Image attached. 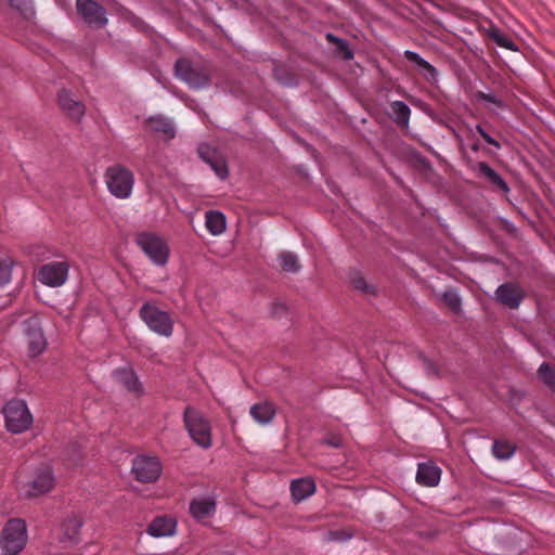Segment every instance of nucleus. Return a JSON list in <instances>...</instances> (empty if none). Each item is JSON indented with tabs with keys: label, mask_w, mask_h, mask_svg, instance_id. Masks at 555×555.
Returning <instances> with one entry per match:
<instances>
[{
	"label": "nucleus",
	"mask_w": 555,
	"mask_h": 555,
	"mask_svg": "<svg viewBox=\"0 0 555 555\" xmlns=\"http://www.w3.org/2000/svg\"><path fill=\"white\" fill-rule=\"evenodd\" d=\"M496 300L508 309H517L525 299L524 289L513 282L501 284L495 291Z\"/></svg>",
	"instance_id": "obj_15"
},
{
	"label": "nucleus",
	"mask_w": 555,
	"mask_h": 555,
	"mask_svg": "<svg viewBox=\"0 0 555 555\" xmlns=\"http://www.w3.org/2000/svg\"><path fill=\"white\" fill-rule=\"evenodd\" d=\"M441 477V469L433 462L420 463L416 472V482L424 487H436Z\"/></svg>",
	"instance_id": "obj_20"
},
{
	"label": "nucleus",
	"mask_w": 555,
	"mask_h": 555,
	"mask_svg": "<svg viewBox=\"0 0 555 555\" xmlns=\"http://www.w3.org/2000/svg\"><path fill=\"white\" fill-rule=\"evenodd\" d=\"M515 451L516 447L505 440H495L492 446V453L499 460H508Z\"/></svg>",
	"instance_id": "obj_31"
},
{
	"label": "nucleus",
	"mask_w": 555,
	"mask_h": 555,
	"mask_svg": "<svg viewBox=\"0 0 555 555\" xmlns=\"http://www.w3.org/2000/svg\"><path fill=\"white\" fill-rule=\"evenodd\" d=\"M315 482L311 478H299L291 483V493L296 502H301L315 492Z\"/></svg>",
	"instance_id": "obj_24"
},
{
	"label": "nucleus",
	"mask_w": 555,
	"mask_h": 555,
	"mask_svg": "<svg viewBox=\"0 0 555 555\" xmlns=\"http://www.w3.org/2000/svg\"><path fill=\"white\" fill-rule=\"evenodd\" d=\"M476 98H477V100L489 102V103L495 104L496 106H502V101L491 93H485L482 91H477Z\"/></svg>",
	"instance_id": "obj_43"
},
{
	"label": "nucleus",
	"mask_w": 555,
	"mask_h": 555,
	"mask_svg": "<svg viewBox=\"0 0 555 555\" xmlns=\"http://www.w3.org/2000/svg\"><path fill=\"white\" fill-rule=\"evenodd\" d=\"M249 413L257 423L267 425L273 421L276 411L272 403L266 401L251 405Z\"/></svg>",
	"instance_id": "obj_25"
},
{
	"label": "nucleus",
	"mask_w": 555,
	"mask_h": 555,
	"mask_svg": "<svg viewBox=\"0 0 555 555\" xmlns=\"http://www.w3.org/2000/svg\"><path fill=\"white\" fill-rule=\"evenodd\" d=\"M55 485L53 469L48 465H42L34 472L31 480L28 482L27 495L39 496L50 492Z\"/></svg>",
	"instance_id": "obj_13"
},
{
	"label": "nucleus",
	"mask_w": 555,
	"mask_h": 555,
	"mask_svg": "<svg viewBox=\"0 0 555 555\" xmlns=\"http://www.w3.org/2000/svg\"><path fill=\"white\" fill-rule=\"evenodd\" d=\"M134 243L155 266L163 267L168 262L170 249L160 235L142 231L134 235Z\"/></svg>",
	"instance_id": "obj_2"
},
{
	"label": "nucleus",
	"mask_w": 555,
	"mask_h": 555,
	"mask_svg": "<svg viewBox=\"0 0 555 555\" xmlns=\"http://www.w3.org/2000/svg\"><path fill=\"white\" fill-rule=\"evenodd\" d=\"M212 73V65L208 61L181 57L175 63L176 77L193 90L208 88L211 83Z\"/></svg>",
	"instance_id": "obj_1"
},
{
	"label": "nucleus",
	"mask_w": 555,
	"mask_h": 555,
	"mask_svg": "<svg viewBox=\"0 0 555 555\" xmlns=\"http://www.w3.org/2000/svg\"><path fill=\"white\" fill-rule=\"evenodd\" d=\"M217 512V501L211 498H195L189 503V514L199 524H207Z\"/></svg>",
	"instance_id": "obj_16"
},
{
	"label": "nucleus",
	"mask_w": 555,
	"mask_h": 555,
	"mask_svg": "<svg viewBox=\"0 0 555 555\" xmlns=\"http://www.w3.org/2000/svg\"><path fill=\"white\" fill-rule=\"evenodd\" d=\"M145 126L155 133H162L166 139L171 140L176 135L173 122L165 116H151L145 119Z\"/></svg>",
	"instance_id": "obj_22"
},
{
	"label": "nucleus",
	"mask_w": 555,
	"mask_h": 555,
	"mask_svg": "<svg viewBox=\"0 0 555 555\" xmlns=\"http://www.w3.org/2000/svg\"><path fill=\"white\" fill-rule=\"evenodd\" d=\"M184 426L192 440L204 449L212 444L211 428L203 414L192 406H186L183 413Z\"/></svg>",
	"instance_id": "obj_4"
},
{
	"label": "nucleus",
	"mask_w": 555,
	"mask_h": 555,
	"mask_svg": "<svg viewBox=\"0 0 555 555\" xmlns=\"http://www.w3.org/2000/svg\"><path fill=\"white\" fill-rule=\"evenodd\" d=\"M205 224L212 235H219L225 230V216L221 211L209 210L205 216Z\"/></svg>",
	"instance_id": "obj_29"
},
{
	"label": "nucleus",
	"mask_w": 555,
	"mask_h": 555,
	"mask_svg": "<svg viewBox=\"0 0 555 555\" xmlns=\"http://www.w3.org/2000/svg\"><path fill=\"white\" fill-rule=\"evenodd\" d=\"M501 223L502 228L509 233H514L517 230L514 223L509 222L508 220L503 219Z\"/></svg>",
	"instance_id": "obj_46"
},
{
	"label": "nucleus",
	"mask_w": 555,
	"mask_h": 555,
	"mask_svg": "<svg viewBox=\"0 0 555 555\" xmlns=\"http://www.w3.org/2000/svg\"><path fill=\"white\" fill-rule=\"evenodd\" d=\"M76 11L90 28H104L108 22L105 8L94 0H76Z\"/></svg>",
	"instance_id": "obj_10"
},
{
	"label": "nucleus",
	"mask_w": 555,
	"mask_h": 555,
	"mask_svg": "<svg viewBox=\"0 0 555 555\" xmlns=\"http://www.w3.org/2000/svg\"><path fill=\"white\" fill-rule=\"evenodd\" d=\"M476 131L480 134V137L490 145L494 146L495 149L500 150L501 149V144L498 140H495L494 138H492L485 129L483 127L478 124L476 126Z\"/></svg>",
	"instance_id": "obj_41"
},
{
	"label": "nucleus",
	"mask_w": 555,
	"mask_h": 555,
	"mask_svg": "<svg viewBox=\"0 0 555 555\" xmlns=\"http://www.w3.org/2000/svg\"><path fill=\"white\" fill-rule=\"evenodd\" d=\"M14 266L15 261L11 257L0 258V287L11 282Z\"/></svg>",
	"instance_id": "obj_36"
},
{
	"label": "nucleus",
	"mask_w": 555,
	"mask_h": 555,
	"mask_svg": "<svg viewBox=\"0 0 555 555\" xmlns=\"http://www.w3.org/2000/svg\"><path fill=\"white\" fill-rule=\"evenodd\" d=\"M114 379L124 386L129 392L134 393L135 396H141L143 393V386L139 380V377L134 370L130 366H121L117 367L113 371Z\"/></svg>",
	"instance_id": "obj_18"
},
{
	"label": "nucleus",
	"mask_w": 555,
	"mask_h": 555,
	"mask_svg": "<svg viewBox=\"0 0 555 555\" xmlns=\"http://www.w3.org/2000/svg\"><path fill=\"white\" fill-rule=\"evenodd\" d=\"M472 150L474 152H478L480 150V144L479 142H475L473 145H472Z\"/></svg>",
	"instance_id": "obj_47"
},
{
	"label": "nucleus",
	"mask_w": 555,
	"mask_h": 555,
	"mask_svg": "<svg viewBox=\"0 0 555 555\" xmlns=\"http://www.w3.org/2000/svg\"><path fill=\"white\" fill-rule=\"evenodd\" d=\"M68 451H72L73 452V457H72V462L73 464H78V462L80 461L81 459V452L77 446V443H72L69 447H68Z\"/></svg>",
	"instance_id": "obj_45"
},
{
	"label": "nucleus",
	"mask_w": 555,
	"mask_h": 555,
	"mask_svg": "<svg viewBox=\"0 0 555 555\" xmlns=\"http://www.w3.org/2000/svg\"><path fill=\"white\" fill-rule=\"evenodd\" d=\"M351 284L354 289L360 291L362 293L369 294L374 292L373 286L369 285L365 279L359 274L351 279Z\"/></svg>",
	"instance_id": "obj_39"
},
{
	"label": "nucleus",
	"mask_w": 555,
	"mask_h": 555,
	"mask_svg": "<svg viewBox=\"0 0 555 555\" xmlns=\"http://www.w3.org/2000/svg\"><path fill=\"white\" fill-rule=\"evenodd\" d=\"M82 521L78 517H70L62 524L60 541L63 543L77 544L79 542Z\"/></svg>",
	"instance_id": "obj_23"
},
{
	"label": "nucleus",
	"mask_w": 555,
	"mask_h": 555,
	"mask_svg": "<svg viewBox=\"0 0 555 555\" xmlns=\"http://www.w3.org/2000/svg\"><path fill=\"white\" fill-rule=\"evenodd\" d=\"M325 39L328 43L335 46L333 51L335 57L341 59L344 61H350L353 59L354 53L346 39L339 38L333 33H326Z\"/></svg>",
	"instance_id": "obj_26"
},
{
	"label": "nucleus",
	"mask_w": 555,
	"mask_h": 555,
	"mask_svg": "<svg viewBox=\"0 0 555 555\" xmlns=\"http://www.w3.org/2000/svg\"><path fill=\"white\" fill-rule=\"evenodd\" d=\"M227 555H233V554H227Z\"/></svg>",
	"instance_id": "obj_48"
},
{
	"label": "nucleus",
	"mask_w": 555,
	"mask_h": 555,
	"mask_svg": "<svg viewBox=\"0 0 555 555\" xmlns=\"http://www.w3.org/2000/svg\"><path fill=\"white\" fill-rule=\"evenodd\" d=\"M60 108L72 119L80 120L85 113L86 106L80 101L74 98L72 91L62 89L57 96Z\"/></svg>",
	"instance_id": "obj_17"
},
{
	"label": "nucleus",
	"mask_w": 555,
	"mask_h": 555,
	"mask_svg": "<svg viewBox=\"0 0 555 555\" xmlns=\"http://www.w3.org/2000/svg\"><path fill=\"white\" fill-rule=\"evenodd\" d=\"M273 77L282 85L292 87L297 83L296 77L289 73L285 66L283 65H275L273 68Z\"/></svg>",
	"instance_id": "obj_37"
},
{
	"label": "nucleus",
	"mask_w": 555,
	"mask_h": 555,
	"mask_svg": "<svg viewBox=\"0 0 555 555\" xmlns=\"http://www.w3.org/2000/svg\"><path fill=\"white\" fill-rule=\"evenodd\" d=\"M131 473L142 483L157 481L163 473V465L157 456L137 455L132 460Z\"/></svg>",
	"instance_id": "obj_9"
},
{
	"label": "nucleus",
	"mask_w": 555,
	"mask_h": 555,
	"mask_svg": "<svg viewBox=\"0 0 555 555\" xmlns=\"http://www.w3.org/2000/svg\"><path fill=\"white\" fill-rule=\"evenodd\" d=\"M538 376L553 392H555V369L547 362H543L538 369Z\"/></svg>",
	"instance_id": "obj_33"
},
{
	"label": "nucleus",
	"mask_w": 555,
	"mask_h": 555,
	"mask_svg": "<svg viewBox=\"0 0 555 555\" xmlns=\"http://www.w3.org/2000/svg\"><path fill=\"white\" fill-rule=\"evenodd\" d=\"M287 311V307L285 304L283 302H274L272 305V309H271V312L273 315L275 317H281L283 315L284 313H286Z\"/></svg>",
	"instance_id": "obj_44"
},
{
	"label": "nucleus",
	"mask_w": 555,
	"mask_h": 555,
	"mask_svg": "<svg viewBox=\"0 0 555 555\" xmlns=\"http://www.w3.org/2000/svg\"><path fill=\"white\" fill-rule=\"evenodd\" d=\"M442 300L454 313H460L462 311V298L456 288H449L444 291L442 294Z\"/></svg>",
	"instance_id": "obj_35"
},
{
	"label": "nucleus",
	"mask_w": 555,
	"mask_h": 555,
	"mask_svg": "<svg viewBox=\"0 0 555 555\" xmlns=\"http://www.w3.org/2000/svg\"><path fill=\"white\" fill-rule=\"evenodd\" d=\"M280 266L285 272H297L301 266L297 256L292 251H283L280 254Z\"/></svg>",
	"instance_id": "obj_34"
},
{
	"label": "nucleus",
	"mask_w": 555,
	"mask_h": 555,
	"mask_svg": "<svg viewBox=\"0 0 555 555\" xmlns=\"http://www.w3.org/2000/svg\"><path fill=\"white\" fill-rule=\"evenodd\" d=\"M197 154L198 157L214 170L219 179L225 180L229 177L228 163L218 149L203 143L199 144Z\"/></svg>",
	"instance_id": "obj_12"
},
{
	"label": "nucleus",
	"mask_w": 555,
	"mask_h": 555,
	"mask_svg": "<svg viewBox=\"0 0 555 555\" xmlns=\"http://www.w3.org/2000/svg\"><path fill=\"white\" fill-rule=\"evenodd\" d=\"M409 159L411 165L418 170L426 172H431L434 170V166L430 160L416 149H411L409 151Z\"/></svg>",
	"instance_id": "obj_30"
},
{
	"label": "nucleus",
	"mask_w": 555,
	"mask_h": 555,
	"mask_svg": "<svg viewBox=\"0 0 555 555\" xmlns=\"http://www.w3.org/2000/svg\"><path fill=\"white\" fill-rule=\"evenodd\" d=\"M487 36L501 48H504L513 52H517L519 50L516 42L494 25L490 26L487 29Z\"/></svg>",
	"instance_id": "obj_28"
},
{
	"label": "nucleus",
	"mask_w": 555,
	"mask_h": 555,
	"mask_svg": "<svg viewBox=\"0 0 555 555\" xmlns=\"http://www.w3.org/2000/svg\"><path fill=\"white\" fill-rule=\"evenodd\" d=\"M468 163L469 168L474 172H476L479 178L485 179L493 191L502 192L504 195H507L511 192V189L505 179L498 171H495L488 163H474L470 159Z\"/></svg>",
	"instance_id": "obj_14"
},
{
	"label": "nucleus",
	"mask_w": 555,
	"mask_h": 555,
	"mask_svg": "<svg viewBox=\"0 0 555 555\" xmlns=\"http://www.w3.org/2000/svg\"><path fill=\"white\" fill-rule=\"evenodd\" d=\"M27 542V527L21 518L10 519L1 531L0 546L7 555H16Z\"/></svg>",
	"instance_id": "obj_5"
},
{
	"label": "nucleus",
	"mask_w": 555,
	"mask_h": 555,
	"mask_svg": "<svg viewBox=\"0 0 555 555\" xmlns=\"http://www.w3.org/2000/svg\"><path fill=\"white\" fill-rule=\"evenodd\" d=\"M321 444L332 447L335 449H340L343 447V439L339 435L328 434L321 440Z\"/></svg>",
	"instance_id": "obj_40"
},
{
	"label": "nucleus",
	"mask_w": 555,
	"mask_h": 555,
	"mask_svg": "<svg viewBox=\"0 0 555 555\" xmlns=\"http://www.w3.org/2000/svg\"><path fill=\"white\" fill-rule=\"evenodd\" d=\"M69 264L67 261H52L43 264L38 272V280L50 287L62 286L68 276Z\"/></svg>",
	"instance_id": "obj_11"
},
{
	"label": "nucleus",
	"mask_w": 555,
	"mask_h": 555,
	"mask_svg": "<svg viewBox=\"0 0 555 555\" xmlns=\"http://www.w3.org/2000/svg\"><path fill=\"white\" fill-rule=\"evenodd\" d=\"M23 333L27 343L28 353L36 358L47 349L48 340L43 333L40 318L30 315L22 322Z\"/></svg>",
	"instance_id": "obj_8"
},
{
	"label": "nucleus",
	"mask_w": 555,
	"mask_h": 555,
	"mask_svg": "<svg viewBox=\"0 0 555 555\" xmlns=\"http://www.w3.org/2000/svg\"><path fill=\"white\" fill-rule=\"evenodd\" d=\"M9 5L26 20H31L36 15L33 0H9Z\"/></svg>",
	"instance_id": "obj_32"
},
{
	"label": "nucleus",
	"mask_w": 555,
	"mask_h": 555,
	"mask_svg": "<svg viewBox=\"0 0 555 555\" xmlns=\"http://www.w3.org/2000/svg\"><path fill=\"white\" fill-rule=\"evenodd\" d=\"M139 317L149 330L158 336L168 338L172 335L175 322L171 315L160 310L155 302H144L139 310Z\"/></svg>",
	"instance_id": "obj_3"
},
{
	"label": "nucleus",
	"mask_w": 555,
	"mask_h": 555,
	"mask_svg": "<svg viewBox=\"0 0 555 555\" xmlns=\"http://www.w3.org/2000/svg\"><path fill=\"white\" fill-rule=\"evenodd\" d=\"M418 358L423 361L424 369L428 376H435V377L439 376L440 370H439L438 365L433 360L427 358L423 352H420Z\"/></svg>",
	"instance_id": "obj_38"
},
{
	"label": "nucleus",
	"mask_w": 555,
	"mask_h": 555,
	"mask_svg": "<svg viewBox=\"0 0 555 555\" xmlns=\"http://www.w3.org/2000/svg\"><path fill=\"white\" fill-rule=\"evenodd\" d=\"M351 538V534L345 530H331L326 533L327 541H347Z\"/></svg>",
	"instance_id": "obj_42"
},
{
	"label": "nucleus",
	"mask_w": 555,
	"mask_h": 555,
	"mask_svg": "<svg viewBox=\"0 0 555 555\" xmlns=\"http://www.w3.org/2000/svg\"><path fill=\"white\" fill-rule=\"evenodd\" d=\"M5 426L13 434L27 430L33 424V415L24 400L12 399L3 406Z\"/></svg>",
	"instance_id": "obj_6"
},
{
	"label": "nucleus",
	"mask_w": 555,
	"mask_h": 555,
	"mask_svg": "<svg viewBox=\"0 0 555 555\" xmlns=\"http://www.w3.org/2000/svg\"><path fill=\"white\" fill-rule=\"evenodd\" d=\"M105 181L109 192L118 198H128L131 195L134 177L121 165L111 166L105 171Z\"/></svg>",
	"instance_id": "obj_7"
},
{
	"label": "nucleus",
	"mask_w": 555,
	"mask_h": 555,
	"mask_svg": "<svg viewBox=\"0 0 555 555\" xmlns=\"http://www.w3.org/2000/svg\"><path fill=\"white\" fill-rule=\"evenodd\" d=\"M390 118L401 128H408L411 109L406 103L403 101H393L390 103Z\"/></svg>",
	"instance_id": "obj_27"
},
{
	"label": "nucleus",
	"mask_w": 555,
	"mask_h": 555,
	"mask_svg": "<svg viewBox=\"0 0 555 555\" xmlns=\"http://www.w3.org/2000/svg\"><path fill=\"white\" fill-rule=\"evenodd\" d=\"M403 56L406 61L415 65V69L429 81H435L438 77L437 68L423 59L417 52L405 50Z\"/></svg>",
	"instance_id": "obj_21"
},
{
	"label": "nucleus",
	"mask_w": 555,
	"mask_h": 555,
	"mask_svg": "<svg viewBox=\"0 0 555 555\" xmlns=\"http://www.w3.org/2000/svg\"><path fill=\"white\" fill-rule=\"evenodd\" d=\"M177 520L168 515L156 516L147 526L146 532L154 538L171 537L176 533Z\"/></svg>",
	"instance_id": "obj_19"
}]
</instances>
